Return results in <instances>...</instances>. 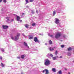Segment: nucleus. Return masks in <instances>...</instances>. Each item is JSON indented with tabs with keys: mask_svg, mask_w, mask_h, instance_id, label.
<instances>
[{
	"mask_svg": "<svg viewBox=\"0 0 74 74\" xmlns=\"http://www.w3.org/2000/svg\"><path fill=\"white\" fill-rule=\"evenodd\" d=\"M45 63H44V64L45 65V66H49L50 64V61L48 59H47L46 60H45Z\"/></svg>",
	"mask_w": 74,
	"mask_h": 74,
	"instance_id": "1",
	"label": "nucleus"
},
{
	"mask_svg": "<svg viewBox=\"0 0 74 74\" xmlns=\"http://www.w3.org/2000/svg\"><path fill=\"white\" fill-rule=\"evenodd\" d=\"M60 36H61V34L60 33H58L56 35L55 37L56 38L58 39V38H59L60 37Z\"/></svg>",
	"mask_w": 74,
	"mask_h": 74,
	"instance_id": "2",
	"label": "nucleus"
},
{
	"mask_svg": "<svg viewBox=\"0 0 74 74\" xmlns=\"http://www.w3.org/2000/svg\"><path fill=\"white\" fill-rule=\"evenodd\" d=\"M45 71L46 72L45 74H49V71H48V69H45V70H44L42 71V73H44L45 72Z\"/></svg>",
	"mask_w": 74,
	"mask_h": 74,
	"instance_id": "3",
	"label": "nucleus"
},
{
	"mask_svg": "<svg viewBox=\"0 0 74 74\" xmlns=\"http://www.w3.org/2000/svg\"><path fill=\"white\" fill-rule=\"evenodd\" d=\"M56 21H55V23H56V24H58V23H59V19H58L57 18H55Z\"/></svg>",
	"mask_w": 74,
	"mask_h": 74,
	"instance_id": "4",
	"label": "nucleus"
},
{
	"mask_svg": "<svg viewBox=\"0 0 74 74\" xmlns=\"http://www.w3.org/2000/svg\"><path fill=\"white\" fill-rule=\"evenodd\" d=\"M2 27L4 29H8V26L7 25H2Z\"/></svg>",
	"mask_w": 74,
	"mask_h": 74,
	"instance_id": "5",
	"label": "nucleus"
},
{
	"mask_svg": "<svg viewBox=\"0 0 74 74\" xmlns=\"http://www.w3.org/2000/svg\"><path fill=\"white\" fill-rule=\"evenodd\" d=\"M34 41L35 42H40L39 40H38V39H37V37H35L34 38Z\"/></svg>",
	"mask_w": 74,
	"mask_h": 74,
	"instance_id": "6",
	"label": "nucleus"
},
{
	"mask_svg": "<svg viewBox=\"0 0 74 74\" xmlns=\"http://www.w3.org/2000/svg\"><path fill=\"white\" fill-rule=\"evenodd\" d=\"M20 19H21V17L18 16H17L16 17V21H19L20 20Z\"/></svg>",
	"mask_w": 74,
	"mask_h": 74,
	"instance_id": "7",
	"label": "nucleus"
},
{
	"mask_svg": "<svg viewBox=\"0 0 74 74\" xmlns=\"http://www.w3.org/2000/svg\"><path fill=\"white\" fill-rule=\"evenodd\" d=\"M33 38H34V37L32 35H30L29 36V40H32V39H33Z\"/></svg>",
	"mask_w": 74,
	"mask_h": 74,
	"instance_id": "8",
	"label": "nucleus"
},
{
	"mask_svg": "<svg viewBox=\"0 0 74 74\" xmlns=\"http://www.w3.org/2000/svg\"><path fill=\"white\" fill-rule=\"evenodd\" d=\"M19 37L16 36H15V41H17L19 39Z\"/></svg>",
	"mask_w": 74,
	"mask_h": 74,
	"instance_id": "9",
	"label": "nucleus"
},
{
	"mask_svg": "<svg viewBox=\"0 0 74 74\" xmlns=\"http://www.w3.org/2000/svg\"><path fill=\"white\" fill-rule=\"evenodd\" d=\"M24 45L25 46V47H27L28 48H29V46L27 45V43L24 42Z\"/></svg>",
	"mask_w": 74,
	"mask_h": 74,
	"instance_id": "10",
	"label": "nucleus"
},
{
	"mask_svg": "<svg viewBox=\"0 0 74 74\" xmlns=\"http://www.w3.org/2000/svg\"><path fill=\"white\" fill-rule=\"evenodd\" d=\"M52 71L54 72V73H55V72H56V69H55V68H53L52 69Z\"/></svg>",
	"mask_w": 74,
	"mask_h": 74,
	"instance_id": "11",
	"label": "nucleus"
},
{
	"mask_svg": "<svg viewBox=\"0 0 74 74\" xmlns=\"http://www.w3.org/2000/svg\"><path fill=\"white\" fill-rule=\"evenodd\" d=\"M67 50L68 51H70L72 50V48H71V47H69L67 49Z\"/></svg>",
	"mask_w": 74,
	"mask_h": 74,
	"instance_id": "12",
	"label": "nucleus"
},
{
	"mask_svg": "<svg viewBox=\"0 0 74 74\" xmlns=\"http://www.w3.org/2000/svg\"><path fill=\"white\" fill-rule=\"evenodd\" d=\"M24 26L26 28H28L29 27V26L27 25V24H26L24 25Z\"/></svg>",
	"mask_w": 74,
	"mask_h": 74,
	"instance_id": "13",
	"label": "nucleus"
},
{
	"mask_svg": "<svg viewBox=\"0 0 74 74\" xmlns=\"http://www.w3.org/2000/svg\"><path fill=\"white\" fill-rule=\"evenodd\" d=\"M49 50H50V51H53V50H54V49H53V48H52V47H50L49 48Z\"/></svg>",
	"mask_w": 74,
	"mask_h": 74,
	"instance_id": "14",
	"label": "nucleus"
},
{
	"mask_svg": "<svg viewBox=\"0 0 74 74\" xmlns=\"http://www.w3.org/2000/svg\"><path fill=\"white\" fill-rule=\"evenodd\" d=\"M49 43L50 45H51L52 44V41L51 40H50L49 41Z\"/></svg>",
	"mask_w": 74,
	"mask_h": 74,
	"instance_id": "15",
	"label": "nucleus"
},
{
	"mask_svg": "<svg viewBox=\"0 0 74 74\" xmlns=\"http://www.w3.org/2000/svg\"><path fill=\"white\" fill-rule=\"evenodd\" d=\"M1 66H2V67H4V64H3V63H1Z\"/></svg>",
	"mask_w": 74,
	"mask_h": 74,
	"instance_id": "16",
	"label": "nucleus"
},
{
	"mask_svg": "<svg viewBox=\"0 0 74 74\" xmlns=\"http://www.w3.org/2000/svg\"><path fill=\"white\" fill-rule=\"evenodd\" d=\"M16 36L18 37H19V36H20V33H17V35Z\"/></svg>",
	"mask_w": 74,
	"mask_h": 74,
	"instance_id": "17",
	"label": "nucleus"
},
{
	"mask_svg": "<svg viewBox=\"0 0 74 74\" xmlns=\"http://www.w3.org/2000/svg\"><path fill=\"white\" fill-rule=\"evenodd\" d=\"M53 60H56V57H53L52 58Z\"/></svg>",
	"mask_w": 74,
	"mask_h": 74,
	"instance_id": "18",
	"label": "nucleus"
},
{
	"mask_svg": "<svg viewBox=\"0 0 74 74\" xmlns=\"http://www.w3.org/2000/svg\"><path fill=\"white\" fill-rule=\"evenodd\" d=\"M21 58L22 59H24L25 58V56L23 55H22L21 56Z\"/></svg>",
	"mask_w": 74,
	"mask_h": 74,
	"instance_id": "19",
	"label": "nucleus"
},
{
	"mask_svg": "<svg viewBox=\"0 0 74 74\" xmlns=\"http://www.w3.org/2000/svg\"><path fill=\"white\" fill-rule=\"evenodd\" d=\"M58 73L59 74H62V71L60 70L58 71Z\"/></svg>",
	"mask_w": 74,
	"mask_h": 74,
	"instance_id": "20",
	"label": "nucleus"
},
{
	"mask_svg": "<svg viewBox=\"0 0 74 74\" xmlns=\"http://www.w3.org/2000/svg\"><path fill=\"white\" fill-rule=\"evenodd\" d=\"M61 48H64V45H61Z\"/></svg>",
	"mask_w": 74,
	"mask_h": 74,
	"instance_id": "21",
	"label": "nucleus"
},
{
	"mask_svg": "<svg viewBox=\"0 0 74 74\" xmlns=\"http://www.w3.org/2000/svg\"><path fill=\"white\" fill-rule=\"evenodd\" d=\"M56 14V11H54L53 12V15H55Z\"/></svg>",
	"mask_w": 74,
	"mask_h": 74,
	"instance_id": "22",
	"label": "nucleus"
},
{
	"mask_svg": "<svg viewBox=\"0 0 74 74\" xmlns=\"http://www.w3.org/2000/svg\"><path fill=\"white\" fill-rule=\"evenodd\" d=\"M55 54L56 55H57V54H58V51L57 50L56 51Z\"/></svg>",
	"mask_w": 74,
	"mask_h": 74,
	"instance_id": "23",
	"label": "nucleus"
},
{
	"mask_svg": "<svg viewBox=\"0 0 74 74\" xmlns=\"http://www.w3.org/2000/svg\"><path fill=\"white\" fill-rule=\"evenodd\" d=\"M28 0H25V2H26V4H27L29 2H28Z\"/></svg>",
	"mask_w": 74,
	"mask_h": 74,
	"instance_id": "24",
	"label": "nucleus"
},
{
	"mask_svg": "<svg viewBox=\"0 0 74 74\" xmlns=\"http://www.w3.org/2000/svg\"><path fill=\"white\" fill-rule=\"evenodd\" d=\"M3 2L4 3H7V1H6V0H4L3 1Z\"/></svg>",
	"mask_w": 74,
	"mask_h": 74,
	"instance_id": "25",
	"label": "nucleus"
},
{
	"mask_svg": "<svg viewBox=\"0 0 74 74\" xmlns=\"http://www.w3.org/2000/svg\"><path fill=\"white\" fill-rule=\"evenodd\" d=\"M50 56H51V57H53V55H52V54H50Z\"/></svg>",
	"mask_w": 74,
	"mask_h": 74,
	"instance_id": "26",
	"label": "nucleus"
},
{
	"mask_svg": "<svg viewBox=\"0 0 74 74\" xmlns=\"http://www.w3.org/2000/svg\"><path fill=\"white\" fill-rule=\"evenodd\" d=\"M11 39H12V40H14V37L12 36H11Z\"/></svg>",
	"mask_w": 74,
	"mask_h": 74,
	"instance_id": "27",
	"label": "nucleus"
},
{
	"mask_svg": "<svg viewBox=\"0 0 74 74\" xmlns=\"http://www.w3.org/2000/svg\"><path fill=\"white\" fill-rule=\"evenodd\" d=\"M32 26H35V23H33V24H32Z\"/></svg>",
	"mask_w": 74,
	"mask_h": 74,
	"instance_id": "28",
	"label": "nucleus"
},
{
	"mask_svg": "<svg viewBox=\"0 0 74 74\" xmlns=\"http://www.w3.org/2000/svg\"><path fill=\"white\" fill-rule=\"evenodd\" d=\"M34 1V0H30V2H33Z\"/></svg>",
	"mask_w": 74,
	"mask_h": 74,
	"instance_id": "29",
	"label": "nucleus"
},
{
	"mask_svg": "<svg viewBox=\"0 0 74 74\" xmlns=\"http://www.w3.org/2000/svg\"><path fill=\"white\" fill-rule=\"evenodd\" d=\"M32 12V14H34V11H33V10H32L31 11Z\"/></svg>",
	"mask_w": 74,
	"mask_h": 74,
	"instance_id": "30",
	"label": "nucleus"
},
{
	"mask_svg": "<svg viewBox=\"0 0 74 74\" xmlns=\"http://www.w3.org/2000/svg\"><path fill=\"white\" fill-rule=\"evenodd\" d=\"M17 58L18 59H20V58H21L20 57H17Z\"/></svg>",
	"mask_w": 74,
	"mask_h": 74,
	"instance_id": "31",
	"label": "nucleus"
},
{
	"mask_svg": "<svg viewBox=\"0 0 74 74\" xmlns=\"http://www.w3.org/2000/svg\"><path fill=\"white\" fill-rule=\"evenodd\" d=\"M51 37H52V38H53V35H51L50 36Z\"/></svg>",
	"mask_w": 74,
	"mask_h": 74,
	"instance_id": "32",
	"label": "nucleus"
},
{
	"mask_svg": "<svg viewBox=\"0 0 74 74\" xmlns=\"http://www.w3.org/2000/svg\"><path fill=\"white\" fill-rule=\"evenodd\" d=\"M2 59H3V58L2 57H1L0 58V59L1 60H2Z\"/></svg>",
	"mask_w": 74,
	"mask_h": 74,
	"instance_id": "33",
	"label": "nucleus"
},
{
	"mask_svg": "<svg viewBox=\"0 0 74 74\" xmlns=\"http://www.w3.org/2000/svg\"><path fill=\"white\" fill-rule=\"evenodd\" d=\"M19 21H20V22H22V21L21 20H20Z\"/></svg>",
	"mask_w": 74,
	"mask_h": 74,
	"instance_id": "34",
	"label": "nucleus"
},
{
	"mask_svg": "<svg viewBox=\"0 0 74 74\" xmlns=\"http://www.w3.org/2000/svg\"><path fill=\"white\" fill-rule=\"evenodd\" d=\"M64 69H65V70H67V68H65Z\"/></svg>",
	"mask_w": 74,
	"mask_h": 74,
	"instance_id": "35",
	"label": "nucleus"
},
{
	"mask_svg": "<svg viewBox=\"0 0 74 74\" xmlns=\"http://www.w3.org/2000/svg\"><path fill=\"white\" fill-rule=\"evenodd\" d=\"M2 1V0H0V3H1Z\"/></svg>",
	"mask_w": 74,
	"mask_h": 74,
	"instance_id": "36",
	"label": "nucleus"
},
{
	"mask_svg": "<svg viewBox=\"0 0 74 74\" xmlns=\"http://www.w3.org/2000/svg\"><path fill=\"white\" fill-rule=\"evenodd\" d=\"M60 58H62V56H60Z\"/></svg>",
	"mask_w": 74,
	"mask_h": 74,
	"instance_id": "37",
	"label": "nucleus"
},
{
	"mask_svg": "<svg viewBox=\"0 0 74 74\" xmlns=\"http://www.w3.org/2000/svg\"><path fill=\"white\" fill-rule=\"evenodd\" d=\"M24 13H22V15H24Z\"/></svg>",
	"mask_w": 74,
	"mask_h": 74,
	"instance_id": "38",
	"label": "nucleus"
},
{
	"mask_svg": "<svg viewBox=\"0 0 74 74\" xmlns=\"http://www.w3.org/2000/svg\"><path fill=\"white\" fill-rule=\"evenodd\" d=\"M36 12L37 13H38V11L37 10L36 11Z\"/></svg>",
	"mask_w": 74,
	"mask_h": 74,
	"instance_id": "39",
	"label": "nucleus"
},
{
	"mask_svg": "<svg viewBox=\"0 0 74 74\" xmlns=\"http://www.w3.org/2000/svg\"><path fill=\"white\" fill-rule=\"evenodd\" d=\"M45 45H47V43H45Z\"/></svg>",
	"mask_w": 74,
	"mask_h": 74,
	"instance_id": "40",
	"label": "nucleus"
},
{
	"mask_svg": "<svg viewBox=\"0 0 74 74\" xmlns=\"http://www.w3.org/2000/svg\"><path fill=\"white\" fill-rule=\"evenodd\" d=\"M8 21H10V20L9 19H8Z\"/></svg>",
	"mask_w": 74,
	"mask_h": 74,
	"instance_id": "41",
	"label": "nucleus"
},
{
	"mask_svg": "<svg viewBox=\"0 0 74 74\" xmlns=\"http://www.w3.org/2000/svg\"><path fill=\"white\" fill-rule=\"evenodd\" d=\"M69 74H70V72H68Z\"/></svg>",
	"mask_w": 74,
	"mask_h": 74,
	"instance_id": "42",
	"label": "nucleus"
},
{
	"mask_svg": "<svg viewBox=\"0 0 74 74\" xmlns=\"http://www.w3.org/2000/svg\"><path fill=\"white\" fill-rule=\"evenodd\" d=\"M63 37H64V38H65V36H63Z\"/></svg>",
	"mask_w": 74,
	"mask_h": 74,
	"instance_id": "43",
	"label": "nucleus"
},
{
	"mask_svg": "<svg viewBox=\"0 0 74 74\" xmlns=\"http://www.w3.org/2000/svg\"><path fill=\"white\" fill-rule=\"evenodd\" d=\"M6 19H8V17H7L6 18Z\"/></svg>",
	"mask_w": 74,
	"mask_h": 74,
	"instance_id": "44",
	"label": "nucleus"
},
{
	"mask_svg": "<svg viewBox=\"0 0 74 74\" xmlns=\"http://www.w3.org/2000/svg\"><path fill=\"white\" fill-rule=\"evenodd\" d=\"M14 21V19H12V21Z\"/></svg>",
	"mask_w": 74,
	"mask_h": 74,
	"instance_id": "45",
	"label": "nucleus"
},
{
	"mask_svg": "<svg viewBox=\"0 0 74 74\" xmlns=\"http://www.w3.org/2000/svg\"><path fill=\"white\" fill-rule=\"evenodd\" d=\"M54 48H56V47H54Z\"/></svg>",
	"mask_w": 74,
	"mask_h": 74,
	"instance_id": "46",
	"label": "nucleus"
},
{
	"mask_svg": "<svg viewBox=\"0 0 74 74\" xmlns=\"http://www.w3.org/2000/svg\"><path fill=\"white\" fill-rule=\"evenodd\" d=\"M58 56H57V57L58 58Z\"/></svg>",
	"mask_w": 74,
	"mask_h": 74,
	"instance_id": "47",
	"label": "nucleus"
}]
</instances>
